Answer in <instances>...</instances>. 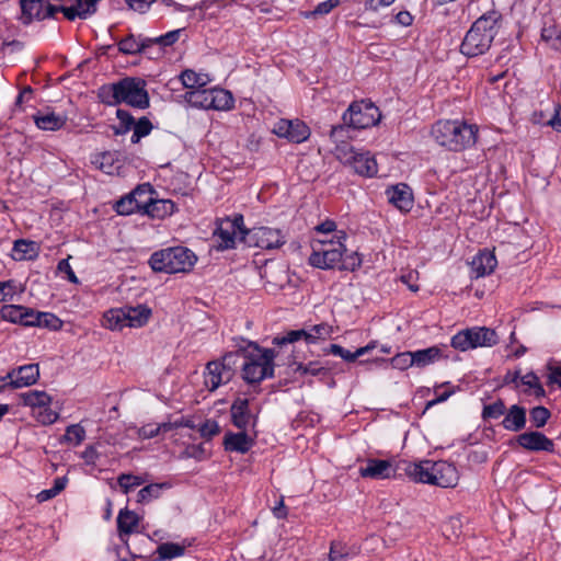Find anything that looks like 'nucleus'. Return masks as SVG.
<instances>
[{"label":"nucleus","instance_id":"nucleus-61","mask_svg":"<svg viewBox=\"0 0 561 561\" xmlns=\"http://www.w3.org/2000/svg\"><path fill=\"white\" fill-rule=\"evenodd\" d=\"M339 3H340L339 0H327V1L320 2L319 4H317V7L312 11L306 13V16L309 18V16L328 14L335 7H337Z\"/></svg>","mask_w":561,"mask_h":561},{"label":"nucleus","instance_id":"nucleus-30","mask_svg":"<svg viewBox=\"0 0 561 561\" xmlns=\"http://www.w3.org/2000/svg\"><path fill=\"white\" fill-rule=\"evenodd\" d=\"M331 369L332 367L330 360H312L307 364L298 363L295 371L299 373L300 375H311L319 377L322 380L330 376Z\"/></svg>","mask_w":561,"mask_h":561},{"label":"nucleus","instance_id":"nucleus-4","mask_svg":"<svg viewBox=\"0 0 561 561\" xmlns=\"http://www.w3.org/2000/svg\"><path fill=\"white\" fill-rule=\"evenodd\" d=\"M238 357L242 356V377L248 383H260L265 378L273 377L275 352L271 348H261L250 342L247 348L239 350Z\"/></svg>","mask_w":561,"mask_h":561},{"label":"nucleus","instance_id":"nucleus-32","mask_svg":"<svg viewBox=\"0 0 561 561\" xmlns=\"http://www.w3.org/2000/svg\"><path fill=\"white\" fill-rule=\"evenodd\" d=\"M179 78L183 87L188 91L205 88L210 82V78L207 73H198L192 69L182 71Z\"/></svg>","mask_w":561,"mask_h":561},{"label":"nucleus","instance_id":"nucleus-34","mask_svg":"<svg viewBox=\"0 0 561 561\" xmlns=\"http://www.w3.org/2000/svg\"><path fill=\"white\" fill-rule=\"evenodd\" d=\"M34 122L39 129L43 130H58L66 124V117L50 113H39L34 116Z\"/></svg>","mask_w":561,"mask_h":561},{"label":"nucleus","instance_id":"nucleus-19","mask_svg":"<svg viewBox=\"0 0 561 561\" xmlns=\"http://www.w3.org/2000/svg\"><path fill=\"white\" fill-rule=\"evenodd\" d=\"M388 202L402 213H409L413 207V193L409 185L399 183L385 192Z\"/></svg>","mask_w":561,"mask_h":561},{"label":"nucleus","instance_id":"nucleus-62","mask_svg":"<svg viewBox=\"0 0 561 561\" xmlns=\"http://www.w3.org/2000/svg\"><path fill=\"white\" fill-rule=\"evenodd\" d=\"M198 431L202 437L210 439L219 434L220 427L216 421L207 420L199 426Z\"/></svg>","mask_w":561,"mask_h":561},{"label":"nucleus","instance_id":"nucleus-28","mask_svg":"<svg viewBox=\"0 0 561 561\" xmlns=\"http://www.w3.org/2000/svg\"><path fill=\"white\" fill-rule=\"evenodd\" d=\"M38 253L39 245L35 241L19 239L13 243L12 257L16 261L34 260Z\"/></svg>","mask_w":561,"mask_h":561},{"label":"nucleus","instance_id":"nucleus-52","mask_svg":"<svg viewBox=\"0 0 561 561\" xmlns=\"http://www.w3.org/2000/svg\"><path fill=\"white\" fill-rule=\"evenodd\" d=\"M506 412V405L503 400L499 399L491 404H486L482 410V419L483 420H496L501 416H504Z\"/></svg>","mask_w":561,"mask_h":561},{"label":"nucleus","instance_id":"nucleus-50","mask_svg":"<svg viewBox=\"0 0 561 561\" xmlns=\"http://www.w3.org/2000/svg\"><path fill=\"white\" fill-rule=\"evenodd\" d=\"M167 486L165 483H151L142 488L138 492V502L148 503L161 495L162 489Z\"/></svg>","mask_w":561,"mask_h":561},{"label":"nucleus","instance_id":"nucleus-60","mask_svg":"<svg viewBox=\"0 0 561 561\" xmlns=\"http://www.w3.org/2000/svg\"><path fill=\"white\" fill-rule=\"evenodd\" d=\"M183 458H194L196 460H203L207 457V451L202 444L187 445L182 453Z\"/></svg>","mask_w":561,"mask_h":561},{"label":"nucleus","instance_id":"nucleus-11","mask_svg":"<svg viewBox=\"0 0 561 561\" xmlns=\"http://www.w3.org/2000/svg\"><path fill=\"white\" fill-rule=\"evenodd\" d=\"M119 104L145 110L149 107L150 100L146 90V82L140 78L126 77L116 82Z\"/></svg>","mask_w":561,"mask_h":561},{"label":"nucleus","instance_id":"nucleus-42","mask_svg":"<svg viewBox=\"0 0 561 561\" xmlns=\"http://www.w3.org/2000/svg\"><path fill=\"white\" fill-rule=\"evenodd\" d=\"M85 439V430L80 424H71L67 426L65 435L60 443H66L72 446H79Z\"/></svg>","mask_w":561,"mask_h":561},{"label":"nucleus","instance_id":"nucleus-14","mask_svg":"<svg viewBox=\"0 0 561 561\" xmlns=\"http://www.w3.org/2000/svg\"><path fill=\"white\" fill-rule=\"evenodd\" d=\"M273 133L294 144L308 140L311 134L309 126L300 119H279L275 124Z\"/></svg>","mask_w":561,"mask_h":561},{"label":"nucleus","instance_id":"nucleus-41","mask_svg":"<svg viewBox=\"0 0 561 561\" xmlns=\"http://www.w3.org/2000/svg\"><path fill=\"white\" fill-rule=\"evenodd\" d=\"M185 547L175 542H163L157 548V560H171L184 554Z\"/></svg>","mask_w":561,"mask_h":561},{"label":"nucleus","instance_id":"nucleus-24","mask_svg":"<svg viewBox=\"0 0 561 561\" xmlns=\"http://www.w3.org/2000/svg\"><path fill=\"white\" fill-rule=\"evenodd\" d=\"M526 409L518 404H513L504 414L502 426L510 432H519L526 426Z\"/></svg>","mask_w":561,"mask_h":561},{"label":"nucleus","instance_id":"nucleus-2","mask_svg":"<svg viewBox=\"0 0 561 561\" xmlns=\"http://www.w3.org/2000/svg\"><path fill=\"white\" fill-rule=\"evenodd\" d=\"M501 13L492 10L477 19L467 32L460 51L472 58L485 54L497 34Z\"/></svg>","mask_w":561,"mask_h":561},{"label":"nucleus","instance_id":"nucleus-39","mask_svg":"<svg viewBox=\"0 0 561 561\" xmlns=\"http://www.w3.org/2000/svg\"><path fill=\"white\" fill-rule=\"evenodd\" d=\"M22 400L24 405L33 409V412L51 403V397L47 392L39 390H30L23 393Z\"/></svg>","mask_w":561,"mask_h":561},{"label":"nucleus","instance_id":"nucleus-13","mask_svg":"<svg viewBox=\"0 0 561 561\" xmlns=\"http://www.w3.org/2000/svg\"><path fill=\"white\" fill-rule=\"evenodd\" d=\"M243 241L249 247L273 250L285 244L286 239L280 229L262 226L248 229L243 236Z\"/></svg>","mask_w":561,"mask_h":561},{"label":"nucleus","instance_id":"nucleus-25","mask_svg":"<svg viewBox=\"0 0 561 561\" xmlns=\"http://www.w3.org/2000/svg\"><path fill=\"white\" fill-rule=\"evenodd\" d=\"M431 465H433V460L410 462L404 468V471L414 482L432 484L433 476L431 474Z\"/></svg>","mask_w":561,"mask_h":561},{"label":"nucleus","instance_id":"nucleus-58","mask_svg":"<svg viewBox=\"0 0 561 561\" xmlns=\"http://www.w3.org/2000/svg\"><path fill=\"white\" fill-rule=\"evenodd\" d=\"M180 33H181V30H174V31H170V32L165 33L164 35H161V36H158L154 38H149V41H151V46L160 45L163 47H168L179 41Z\"/></svg>","mask_w":561,"mask_h":561},{"label":"nucleus","instance_id":"nucleus-48","mask_svg":"<svg viewBox=\"0 0 561 561\" xmlns=\"http://www.w3.org/2000/svg\"><path fill=\"white\" fill-rule=\"evenodd\" d=\"M116 117L119 124L114 127L115 135H124L134 128L136 121L129 112L118 108L116 111Z\"/></svg>","mask_w":561,"mask_h":561},{"label":"nucleus","instance_id":"nucleus-5","mask_svg":"<svg viewBox=\"0 0 561 561\" xmlns=\"http://www.w3.org/2000/svg\"><path fill=\"white\" fill-rule=\"evenodd\" d=\"M197 261V256L184 247H172L151 254L149 264L154 272L167 274L187 273Z\"/></svg>","mask_w":561,"mask_h":561},{"label":"nucleus","instance_id":"nucleus-9","mask_svg":"<svg viewBox=\"0 0 561 561\" xmlns=\"http://www.w3.org/2000/svg\"><path fill=\"white\" fill-rule=\"evenodd\" d=\"M379 108L365 100L353 102L342 116V121L353 129H365L380 121Z\"/></svg>","mask_w":561,"mask_h":561},{"label":"nucleus","instance_id":"nucleus-7","mask_svg":"<svg viewBox=\"0 0 561 561\" xmlns=\"http://www.w3.org/2000/svg\"><path fill=\"white\" fill-rule=\"evenodd\" d=\"M497 343L499 335L496 331L486 327H472L461 330L450 341V345L460 352L478 347H492Z\"/></svg>","mask_w":561,"mask_h":561},{"label":"nucleus","instance_id":"nucleus-1","mask_svg":"<svg viewBox=\"0 0 561 561\" xmlns=\"http://www.w3.org/2000/svg\"><path fill=\"white\" fill-rule=\"evenodd\" d=\"M346 240V233L340 230L335 234V240H316L319 248L313 247V251L309 256V264L317 268L330 270L337 267L339 270H351L354 271L362 263L358 254L350 256V261L343 260V253L345 252L344 241Z\"/></svg>","mask_w":561,"mask_h":561},{"label":"nucleus","instance_id":"nucleus-56","mask_svg":"<svg viewBox=\"0 0 561 561\" xmlns=\"http://www.w3.org/2000/svg\"><path fill=\"white\" fill-rule=\"evenodd\" d=\"M33 415L43 425H50L55 423L59 417V414L50 409L49 405H45V408L34 411Z\"/></svg>","mask_w":561,"mask_h":561},{"label":"nucleus","instance_id":"nucleus-18","mask_svg":"<svg viewBox=\"0 0 561 561\" xmlns=\"http://www.w3.org/2000/svg\"><path fill=\"white\" fill-rule=\"evenodd\" d=\"M39 377V368L36 364H30L13 369L2 377L1 381L9 380V387L19 389L34 385Z\"/></svg>","mask_w":561,"mask_h":561},{"label":"nucleus","instance_id":"nucleus-27","mask_svg":"<svg viewBox=\"0 0 561 561\" xmlns=\"http://www.w3.org/2000/svg\"><path fill=\"white\" fill-rule=\"evenodd\" d=\"M117 46L119 53L124 55H136L151 47V41H149V37L137 38L134 34H129L121 39Z\"/></svg>","mask_w":561,"mask_h":561},{"label":"nucleus","instance_id":"nucleus-26","mask_svg":"<svg viewBox=\"0 0 561 561\" xmlns=\"http://www.w3.org/2000/svg\"><path fill=\"white\" fill-rule=\"evenodd\" d=\"M46 0H20L21 22L28 25L34 20H43V9Z\"/></svg>","mask_w":561,"mask_h":561},{"label":"nucleus","instance_id":"nucleus-6","mask_svg":"<svg viewBox=\"0 0 561 561\" xmlns=\"http://www.w3.org/2000/svg\"><path fill=\"white\" fill-rule=\"evenodd\" d=\"M151 317V309L145 305L113 308L103 316V327L112 331L124 328H141Z\"/></svg>","mask_w":561,"mask_h":561},{"label":"nucleus","instance_id":"nucleus-46","mask_svg":"<svg viewBox=\"0 0 561 561\" xmlns=\"http://www.w3.org/2000/svg\"><path fill=\"white\" fill-rule=\"evenodd\" d=\"M24 309L25 307L20 305H4L0 310L1 318L5 321L22 325Z\"/></svg>","mask_w":561,"mask_h":561},{"label":"nucleus","instance_id":"nucleus-8","mask_svg":"<svg viewBox=\"0 0 561 561\" xmlns=\"http://www.w3.org/2000/svg\"><path fill=\"white\" fill-rule=\"evenodd\" d=\"M335 157L362 176L373 178L378 172L376 159L369 151H357L352 146H336Z\"/></svg>","mask_w":561,"mask_h":561},{"label":"nucleus","instance_id":"nucleus-33","mask_svg":"<svg viewBox=\"0 0 561 561\" xmlns=\"http://www.w3.org/2000/svg\"><path fill=\"white\" fill-rule=\"evenodd\" d=\"M236 234L233 224H230V219L227 218L222 220L215 231V236H217L219 240L218 249H232L236 243Z\"/></svg>","mask_w":561,"mask_h":561},{"label":"nucleus","instance_id":"nucleus-59","mask_svg":"<svg viewBox=\"0 0 561 561\" xmlns=\"http://www.w3.org/2000/svg\"><path fill=\"white\" fill-rule=\"evenodd\" d=\"M348 557L346 547L340 541H332L329 552V561L345 560Z\"/></svg>","mask_w":561,"mask_h":561},{"label":"nucleus","instance_id":"nucleus-44","mask_svg":"<svg viewBox=\"0 0 561 561\" xmlns=\"http://www.w3.org/2000/svg\"><path fill=\"white\" fill-rule=\"evenodd\" d=\"M101 102L108 106H116L119 104L118 92L116 82L104 84L99 89L98 93Z\"/></svg>","mask_w":561,"mask_h":561},{"label":"nucleus","instance_id":"nucleus-54","mask_svg":"<svg viewBox=\"0 0 561 561\" xmlns=\"http://www.w3.org/2000/svg\"><path fill=\"white\" fill-rule=\"evenodd\" d=\"M520 381L523 385L534 389L535 397L541 398L546 396V391L541 386L538 376L535 373L530 371L522 376Z\"/></svg>","mask_w":561,"mask_h":561},{"label":"nucleus","instance_id":"nucleus-63","mask_svg":"<svg viewBox=\"0 0 561 561\" xmlns=\"http://www.w3.org/2000/svg\"><path fill=\"white\" fill-rule=\"evenodd\" d=\"M541 38L557 48L560 44L561 34L556 26H545L541 31Z\"/></svg>","mask_w":561,"mask_h":561},{"label":"nucleus","instance_id":"nucleus-10","mask_svg":"<svg viewBox=\"0 0 561 561\" xmlns=\"http://www.w3.org/2000/svg\"><path fill=\"white\" fill-rule=\"evenodd\" d=\"M238 353H227L220 360H213L206 365L204 383L209 391H215L221 385L229 382L233 375V366L237 364Z\"/></svg>","mask_w":561,"mask_h":561},{"label":"nucleus","instance_id":"nucleus-55","mask_svg":"<svg viewBox=\"0 0 561 561\" xmlns=\"http://www.w3.org/2000/svg\"><path fill=\"white\" fill-rule=\"evenodd\" d=\"M117 482L123 492L127 494L136 486L142 484L144 479L138 476L123 473L117 478Z\"/></svg>","mask_w":561,"mask_h":561},{"label":"nucleus","instance_id":"nucleus-17","mask_svg":"<svg viewBox=\"0 0 561 561\" xmlns=\"http://www.w3.org/2000/svg\"><path fill=\"white\" fill-rule=\"evenodd\" d=\"M431 474L433 476V485L440 488H454L457 485L459 474L457 468L444 460L433 461L431 465Z\"/></svg>","mask_w":561,"mask_h":561},{"label":"nucleus","instance_id":"nucleus-31","mask_svg":"<svg viewBox=\"0 0 561 561\" xmlns=\"http://www.w3.org/2000/svg\"><path fill=\"white\" fill-rule=\"evenodd\" d=\"M139 524L138 515L128 510H122L117 516V530L119 538L123 540L124 536H128L136 531Z\"/></svg>","mask_w":561,"mask_h":561},{"label":"nucleus","instance_id":"nucleus-20","mask_svg":"<svg viewBox=\"0 0 561 561\" xmlns=\"http://www.w3.org/2000/svg\"><path fill=\"white\" fill-rule=\"evenodd\" d=\"M497 261L493 252L483 250L473 256L470 267L474 278H480L491 274L496 267Z\"/></svg>","mask_w":561,"mask_h":561},{"label":"nucleus","instance_id":"nucleus-45","mask_svg":"<svg viewBox=\"0 0 561 561\" xmlns=\"http://www.w3.org/2000/svg\"><path fill=\"white\" fill-rule=\"evenodd\" d=\"M171 422H163L160 424H146L138 431L140 438L148 439L158 436L160 433H167L172 431Z\"/></svg>","mask_w":561,"mask_h":561},{"label":"nucleus","instance_id":"nucleus-21","mask_svg":"<svg viewBox=\"0 0 561 561\" xmlns=\"http://www.w3.org/2000/svg\"><path fill=\"white\" fill-rule=\"evenodd\" d=\"M394 473L392 463L383 459H368L364 467L359 468L363 478L387 479Z\"/></svg>","mask_w":561,"mask_h":561},{"label":"nucleus","instance_id":"nucleus-43","mask_svg":"<svg viewBox=\"0 0 561 561\" xmlns=\"http://www.w3.org/2000/svg\"><path fill=\"white\" fill-rule=\"evenodd\" d=\"M114 162L115 154L110 151L98 153L92 159V164L106 174H112L116 170Z\"/></svg>","mask_w":561,"mask_h":561},{"label":"nucleus","instance_id":"nucleus-49","mask_svg":"<svg viewBox=\"0 0 561 561\" xmlns=\"http://www.w3.org/2000/svg\"><path fill=\"white\" fill-rule=\"evenodd\" d=\"M153 126H152V123L150 122V119L146 116H142L140 117L138 121H136L135 125H134V133H133V136H131V142L133 144H138L140 141L141 138L148 136L151 130H152Z\"/></svg>","mask_w":561,"mask_h":561},{"label":"nucleus","instance_id":"nucleus-3","mask_svg":"<svg viewBox=\"0 0 561 561\" xmlns=\"http://www.w3.org/2000/svg\"><path fill=\"white\" fill-rule=\"evenodd\" d=\"M478 127L463 121H438L431 129L435 141L450 151H462L477 141Z\"/></svg>","mask_w":561,"mask_h":561},{"label":"nucleus","instance_id":"nucleus-15","mask_svg":"<svg viewBox=\"0 0 561 561\" xmlns=\"http://www.w3.org/2000/svg\"><path fill=\"white\" fill-rule=\"evenodd\" d=\"M256 415L250 411V401L248 398L238 397L230 407V420L238 430L247 431L250 426L256 424Z\"/></svg>","mask_w":561,"mask_h":561},{"label":"nucleus","instance_id":"nucleus-57","mask_svg":"<svg viewBox=\"0 0 561 561\" xmlns=\"http://www.w3.org/2000/svg\"><path fill=\"white\" fill-rule=\"evenodd\" d=\"M351 127L344 122L341 125L332 126L330 131V138L336 144V146H348L345 139L348 138V130Z\"/></svg>","mask_w":561,"mask_h":561},{"label":"nucleus","instance_id":"nucleus-40","mask_svg":"<svg viewBox=\"0 0 561 561\" xmlns=\"http://www.w3.org/2000/svg\"><path fill=\"white\" fill-rule=\"evenodd\" d=\"M210 98L211 89L205 88L187 91L184 95L185 101L192 106L205 110H210Z\"/></svg>","mask_w":561,"mask_h":561},{"label":"nucleus","instance_id":"nucleus-29","mask_svg":"<svg viewBox=\"0 0 561 561\" xmlns=\"http://www.w3.org/2000/svg\"><path fill=\"white\" fill-rule=\"evenodd\" d=\"M175 204L170 199H156L150 195V203L147 205L145 215L151 218L162 219L175 211Z\"/></svg>","mask_w":561,"mask_h":561},{"label":"nucleus","instance_id":"nucleus-16","mask_svg":"<svg viewBox=\"0 0 561 561\" xmlns=\"http://www.w3.org/2000/svg\"><path fill=\"white\" fill-rule=\"evenodd\" d=\"M516 443L523 449L533 453H553L556 447L554 442L551 438L538 431H529L519 434L516 437Z\"/></svg>","mask_w":561,"mask_h":561},{"label":"nucleus","instance_id":"nucleus-37","mask_svg":"<svg viewBox=\"0 0 561 561\" xmlns=\"http://www.w3.org/2000/svg\"><path fill=\"white\" fill-rule=\"evenodd\" d=\"M413 364L416 367H426L442 357V350L438 346L412 352Z\"/></svg>","mask_w":561,"mask_h":561},{"label":"nucleus","instance_id":"nucleus-35","mask_svg":"<svg viewBox=\"0 0 561 561\" xmlns=\"http://www.w3.org/2000/svg\"><path fill=\"white\" fill-rule=\"evenodd\" d=\"M210 110L228 111L233 107L234 100L232 94L221 88L211 89Z\"/></svg>","mask_w":561,"mask_h":561},{"label":"nucleus","instance_id":"nucleus-47","mask_svg":"<svg viewBox=\"0 0 561 561\" xmlns=\"http://www.w3.org/2000/svg\"><path fill=\"white\" fill-rule=\"evenodd\" d=\"M332 328L327 323L312 325L307 330L306 342L308 344L316 343L318 340H325L330 337Z\"/></svg>","mask_w":561,"mask_h":561},{"label":"nucleus","instance_id":"nucleus-51","mask_svg":"<svg viewBox=\"0 0 561 561\" xmlns=\"http://www.w3.org/2000/svg\"><path fill=\"white\" fill-rule=\"evenodd\" d=\"M36 327L57 331L61 329L62 321L51 312L39 311L37 314Z\"/></svg>","mask_w":561,"mask_h":561},{"label":"nucleus","instance_id":"nucleus-23","mask_svg":"<svg viewBox=\"0 0 561 561\" xmlns=\"http://www.w3.org/2000/svg\"><path fill=\"white\" fill-rule=\"evenodd\" d=\"M254 444L247 431L240 430L238 433L228 432L224 437V447L227 451H236L240 454L248 453Z\"/></svg>","mask_w":561,"mask_h":561},{"label":"nucleus","instance_id":"nucleus-22","mask_svg":"<svg viewBox=\"0 0 561 561\" xmlns=\"http://www.w3.org/2000/svg\"><path fill=\"white\" fill-rule=\"evenodd\" d=\"M98 3V0H76L72 5L61 8V12L69 21L85 20L96 12Z\"/></svg>","mask_w":561,"mask_h":561},{"label":"nucleus","instance_id":"nucleus-64","mask_svg":"<svg viewBox=\"0 0 561 561\" xmlns=\"http://www.w3.org/2000/svg\"><path fill=\"white\" fill-rule=\"evenodd\" d=\"M306 335H307V330H305V329L293 330V331L287 332L282 337H275L274 342L277 344H285V343H294L301 339H304L306 341Z\"/></svg>","mask_w":561,"mask_h":561},{"label":"nucleus","instance_id":"nucleus-53","mask_svg":"<svg viewBox=\"0 0 561 561\" xmlns=\"http://www.w3.org/2000/svg\"><path fill=\"white\" fill-rule=\"evenodd\" d=\"M550 416V411L542 405L535 407L529 412L530 422L533 426L536 428L543 427L547 424Z\"/></svg>","mask_w":561,"mask_h":561},{"label":"nucleus","instance_id":"nucleus-12","mask_svg":"<svg viewBox=\"0 0 561 561\" xmlns=\"http://www.w3.org/2000/svg\"><path fill=\"white\" fill-rule=\"evenodd\" d=\"M153 194L151 184H139L134 191L117 201L114 208L118 215L127 216L134 213L145 215L147 205L150 203V195Z\"/></svg>","mask_w":561,"mask_h":561},{"label":"nucleus","instance_id":"nucleus-36","mask_svg":"<svg viewBox=\"0 0 561 561\" xmlns=\"http://www.w3.org/2000/svg\"><path fill=\"white\" fill-rule=\"evenodd\" d=\"M371 364L376 366H388L391 365L392 368L399 370H405L409 367L413 366V356L412 352H403L393 356L391 359L376 358L371 362Z\"/></svg>","mask_w":561,"mask_h":561},{"label":"nucleus","instance_id":"nucleus-38","mask_svg":"<svg viewBox=\"0 0 561 561\" xmlns=\"http://www.w3.org/2000/svg\"><path fill=\"white\" fill-rule=\"evenodd\" d=\"M374 347H375V345L373 343H370V344H368V345H366L364 347L357 348L355 352H351L348 350H345L344 347H342L339 344H331L325 352L329 353V354H333L335 356H340L345 362L353 363L358 357H360L364 354L368 353Z\"/></svg>","mask_w":561,"mask_h":561}]
</instances>
